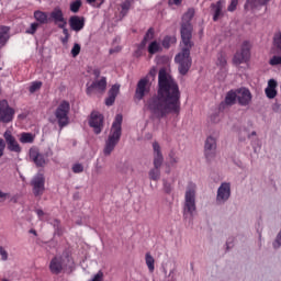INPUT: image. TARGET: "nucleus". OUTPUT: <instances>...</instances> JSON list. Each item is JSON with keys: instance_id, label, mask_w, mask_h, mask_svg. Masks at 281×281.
I'll return each mask as SVG.
<instances>
[{"instance_id": "obj_1", "label": "nucleus", "mask_w": 281, "mask_h": 281, "mask_svg": "<svg viewBox=\"0 0 281 281\" xmlns=\"http://www.w3.org/2000/svg\"><path fill=\"white\" fill-rule=\"evenodd\" d=\"M145 109L156 120H164L170 114L179 115L181 113V90L166 67L159 69L157 93L147 99Z\"/></svg>"}, {"instance_id": "obj_2", "label": "nucleus", "mask_w": 281, "mask_h": 281, "mask_svg": "<svg viewBox=\"0 0 281 281\" xmlns=\"http://www.w3.org/2000/svg\"><path fill=\"white\" fill-rule=\"evenodd\" d=\"M192 19H194V9H189L182 15V22L180 26L181 41L183 43V48L175 57V63H177L178 71L180 76H187L192 67V57L190 56V49L194 47V42H192V32L194 27L192 26Z\"/></svg>"}, {"instance_id": "obj_3", "label": "nucleus", "mask_w": 281, "mask_h": 281, "mask_svg": "<svg viewBox=\"0 0 281 281\" xmlns=\"http://www.w3.org/2000/svg\"><path fill=\"white\" fill-rule=\"evenodd\" d=\"M124 121V116L122 114H116L115 119L112 123V127L110 130V134L108 139L105 140V145L103 148V154L105 157H109L111 153L115 150V146L120 144V139H122V122Z\"/></svg>"}, {"instance_id": "obj_4", "label": "nucleus", "mask_w": 281, "mask_h": 281, "mask_svg": "<svg viewBox=\"0 0 281 281\" xmlns=\"http://www.w3.org/2000/svg\"><path fill=\"white\" fill-rule=\"evenodd\" d=\"M50 273L59 276L63 271L71 273L74 271V257L64 251L60 256H55L49 263Z\"/></svg>"}, {"instance_id": "obj_5", "label": "nucleus", "mask_w": 281, "mask_h": 281, "mask_svg": "<svg viewBox=\"0 0 281 281\" xmlns=\"http://www.w3.org/2000/svg\"><path fill=\"white\" fill-rule=\"evenodd\" d=\"M196 213V184L190 182L184 193L183 218L194 217Z\"/></svg>"}, {"instance_id": "obj_6", "label": "nucleus", "mask_w": 281, "mask_h": 281, "mask_svg": "<svg viewBox=\"0 0 281 281\" xmlns=\"http://www.w3.org/2000/svg\"><path fill=\"white\" fill-rule=\"evenodd\" d=\"M5 147L9 153H16L18 155L22 153L23 148L16 140V137L12 134V131L7 130L3 133V138H0V159L5 153Z\"/></svg>"}, {"instance_id": "obj_7", "label": "nucleus", "mask_w": 281, "mask_h": 281, "mask_svg": "<svg viewBox=\"0 0 281 281\" xmlns=\"http://www.w3.org/2000/svg\"><path fill=\"white\" fill-rule=\"evenodd\" d=\"M69 111H71V104L67 100L61 101L55 110L54 115L57 120L59 131H63L65 126H69Z\"/></svg>"}, {"instance_id": "obj_8", "label": "nucleus", "mask_w": 281, "mask_h": 281, "mask_svg": "<svg viewBox=\"0 0 281 281\" xmlns=\"http://www.w3.org/2000/svg\"><path fill=\"white\" fill-rule=\"evenodd\" d=\"M251 58V42L244 41L241 43L240 49L237 50L233 57L234 65H243L245 63H249Z\"/></svg>"}, {"instance_id": "obj_9", "label": "nucleus", "mask_w": 281, "mask_h": 281, "mask_svg": "<svg viewBox=\"0 0 281 281\" xmlns=\"http://www.w3.org/2000/svg\"><path fill=\"white\" fill-rule=\"evenodd\" d=\"M150 79L148 76L143 77L138 80L134 93V100L135 102H142L150 93Z\"/></svg>"}, {"instance_id": "obj_10", "label": "nucleus", "mask_w": 281, "mask_h": 281, "mask_svg": "<svg viewBox=\"0 0 281 281\" xmlns=\"http://www.w3.org/2000/svg\"><path fill=\"white\" fill-rule=\"evenodd\" d=\"M94 135H100L104 131V114L99 111H92L88 122Z\"/></svg>"}, {"instance_id": "obj_11", "label": "nucleus", "mask_w": 281, "mask_h": 281, "mask_svg": "<svg viewBox=\"0 0 281 281\" xmlns=\"http://www.w3.org/2000/svg\"><path fill=\"white\" fill-rule=\"evenodd\" d=\"M14 109L10 108L8 100L0 101V122L1 124H10L14 120Z\"/></svg>"}, {"instance_id": "obj_12", "label": "nucleus", "mask_w": 281, "mask_h": 281, "mask_svg": "<svg viewBox=\"0 0 281 281\" xmlns=\"http://www.w3.org/2000/svg\"><path fill=\"white\" fill-rule=\"evenodd\" d=\"M86 93L91 97L98 91L99 93H104L106 91V77H101L100 80H94L91 85H86Z\"/></svg>"}, {"instance_id": "obj_13", "label": "nucleus", "mask_w": 281, "mask_h": 281, "mask_svg": "<svg viewBox=\"0 0 281 281\" xmlns=\"http://www.w3.org/2000/svg\"><path fill=\"white\" fill-rule=\"evenodd\" d=\"M31 186L33 188L34 196H43V193L45 192V176H43V173L36 175L32 179Z\"/></svg>"}, {"instance_id": "obj_14", "label": "nucleus", "mask_w": 281, "mask_h": 281, "mask_svg": "<svg viewBox=\"0 0 281 281\" xmlns=\"http://www.w3.org/2000/svg\"><path fill=\"white\" fill-rule=\"evenodd\" d=\"M229 196H232V184L229 182H222L217 189V203H226V201H229Z\"/></svg>"}, {"instance_id": "obj_15", "label": "nucleus", "mask_w": 281, "mask_h": 281, "mask_svg": "<svg viewBox=\"0 0 281 281\" xmlns=\"http://www.w3.org/2000/svg\"><path fill=\"white\" fill-rule=\"evenodd\" d=\"M204 155L209 161L216 157V139L209 136L204 143Z\"/></svg>"}, {"instance_id": "obj_16", "label": "nucleus", "mask_w": 281, "mask_h": 281, "mask_svg": "<svg viewBox=\"0 0 281 281\" xmlns=\"http://www.w3.org/2000/svg\"><path fill=\"white\" fill-rule=\"evenodd\" d=\"M30 159L35 164L37 168H45L47 166V160L45 159V155L41 154L38 149L31 148L29 151Z\"/></svg>"}, {"instance_id": "obj_17", "label": "nucleus", "mask_w": 281, "mask_h": 281, "mask_svg": "<svg viewBox=\"0 0 281 281\" xmlns=\"http://www.w3.org/2000/svg\"><path fill=\"white\" fill-rule=\"evenodd\" d=\"M237 101L239 106H249L251 102V92L247 88H239L236 90Z\"/></svg>"}, {"instance_id": "obj_18", "label": "nucleus", "mask_w": 281, "mask_h": 281, "mask_svg": "<svg viewBox=\"0 0 281 281\" xmlns=\"http://www.w3.org/2000/svg\"><path fill=\"white\" fill-rule=\"evenodd\" d=\"M237 98H238L237 92L234 90H229L226 93L225 100L220 103V106H218L220 111H225L227 106H234V104H236V100H238Z\"/></svg>"}, {"instance_id": "obj_19", "label": "nucleus", "mask_w": 281, "mask_h": 281, "mask_svg": "<svg viewBox=\"0 0 281 281\" xmlns=\"http://www.w3.org/2000/svg\"><path fill=\"white\" fill-rule=\"evenodd\" d=\"M154 149V168H161L164 166V154H161V146L158 142L153 143Z\"/></svg>"}, {"instance_id": "obj_20", "label": "nucleus", "mask_w": 281, "mask_h": 281, "mask_svg": "<svg viewBox=\"0 0 281 281\" xmlns=\"http://www.w3.org/2000/svg\"><path fill=\"white\" fill-rule=\"evenodd\" d=\"M120 83H114L108 91V98H105V106H113L117 95H120Z\"/></svg>"}, {"instance_id": "obj_21", "label": "nucleus", "mask_w": 281, "mask_h": 281, "mask_svg": "<svg viewBox=\"0 0 281 281\" xmlns=\"http://www.w3.org/2000/svg\"><path fill=\"white\" fill-rule=\"evenodd\" d=\"M69 25H70V30H72L74 32H80L81 30L85 29V18L72 15L69 19Z\"/></svg>"}, {"instance_id": "obj_22", "label": "nucleus", "mask_w": 281, "mask_h": 281, "mask_svg": "<svg viewBox=\"0 0 281 281\" xmlns=\"http://www.w3.org/2000/svg\"><path fill=\"white\" fill-rule=\"evenodd\" d=\"M33 16L36 23H38V25H47V23H49V18L47 15V12L36 10L34 11Z\"/></svg>"}, {"instance_id": "obj_23", "label": "nucleus", "mask_w": 281, "mask_h": 281, "mask_svg": "<svg viewBox=\"0 0 281 281\" xmlns=\"http://www.w3.org/2000/svg\"><path fill=\"white\" fill-rule=\"evenodd\" d=\"M211 10H213V21L216 22L223 16V1L218 0L216 3L211 4Z\"/></svg>"}, {"instance_id": "obj_24", "label": "nucleus", "mask_w": 281, "mask_h": 281, "mask_svg": "<svg viewBox=\"0 0 281 281\" xmlns=\"http://www.w3.org/2000/svg\"><path fill=\"white\" fill-rule=\"evenodd\" d=\"M271 0H246V3L244 5V10H256L258 5H267Z\"/></svg>"}, {"instance_id": "obj_25", "label": "nucleus", "mask_w": 281, "mask_h": 281, "mask_svg": "<svg viewBox=\"0 0 281 281\" xmlns=\"http://www.w3.org/2000/svg\"><path fill=\"white\" fill-rule=\"evenodd\" d=\"M50 19L54 21V23H67L65 20V15L63 14V10L60 8H55L50 12Z\"/></svg>"}, {"instance_id": "obj_26", "label": "nucleus", "mask_w": 281, "mask_h": 281, "mask_svg": "<svg viewBox=\"0 0 281 281\" xmlns=\"http://www.w3.org/2000/svg\"><path fill=\"white\" fill-rule=\"evenodd\" d=\"M10 27L8 26H0V49L1 47H5V44L8 43L10 36Z\"/></svg>"}, {"instance_id": "obj_27", "label": "nucleus", "mask_w": 281, "mask_h": 281, "mask_svg": "<svg viewBox=\"0 0 281 281\" xmlns=\"http://www.w3.org/2000/svg\"><path fill=\"white\" fill-rule=\"evenodd\" d=\"M133 3H135V0H125L121 3L120 15L122 16V19L128 15L131 8H133Z\"/></svg>"}, {"instance_id": "obj_28", "label": "nucleus", "mask_w": 281, "mask_h": 281, "mask_svg": "<svg viewBox=\"0 0 281 281\" xmlns=\"http://www.w3.org/2000/svg\"><path fill=\"white\" fill-rule=\"evenodd\" d=\"M216 67H220V69H225V67H227V55L225 52L217 53Z\"/></svg>"}, {"instance_id": "obj_29", "label": "nucleus", "mask_w": 281, "mask_h": 281, "mask_svg": "<svg viewBox=\"0 0 281 281\" xmlns=\"http://www.w3.org/2000/svg\"><path fill=\"white\" fill-rule=\"evenodd\" d=\"M177 44V36L166 35L161 42L165 49H170L171 45Z\"/></svg>"}, {"instance_id": "obj_30", "label": "nucleus", "mask_w": 281, "mask_h": 281, "mask_svg": "<svg viewBox=\"0 0 281 281\" xmlns=\"http://www.w3.org/2000/svg\"><path fill=\"white\" fill-rule=\"evenodd\" d=\"M21 144H34V134L23 132L20 136Z\"/></svg>"}, {"instance_id": "obj_31", "label": "nucleus", "mask_w": 281, "mask_h": 281, "mask_svg": "<svg viewBox=\"0 0 281 281\" xmlns=\"http://www.w3.org/2000/svg\"><path fill=\"white\" fill-rule=\"evenodd\" d=\"M147 52H148V54H150L153 56V55L157 54L158 52H161V46L159 45V43L157 41H154L149 44Z\"/></svg>"}, {"instance_id": "obj_32", "label": "nucleus", "mask_w": 281, "mask_h": 281, "mask_svg": "<svg viewBox=\"0 0 281 281\" xmlns=\"http://www.w3.org/2000/svg\"><path fill=\"white\" fill-rule=\"evenodd\" d=\"M274 54H277V55L272 56V58H270V60H269V65H271V67L281 65V52L274 50Z\"/></svg>"}, {"instance_id": "obj_33", "label": "nucleus", "mask_w": 281, "mask_h": 281, "mask_svg": "<svg viewBox=\"0 0 281 281\" xmlns=\"http://www.w3.org/2000/svg\"><path fill=\"white\" fill-rule=\"evenodd\" d=\"M149 179H151V181H159V179H161V171L159 170V168L154 167L149 171Z\"/></svg>"}, {"instance_id": "obj_34", "label": "nucleus", "mask_w": 281, "mask_h": 281, "mask_svg": "<svg viewBox=\"0 0 281 281\" xmlns=\"http://www.w3.org/2000/svg\"><path fill=\"white\" fill-rule=\"evenodd\" d=\"M273 46H274V52H281V32L274 34Z\"/></svg>"}, {"instance_id": "obj_35", "label": "nucleus", "mask_w": 281, "mask_h": 281, "mask_svg": "<svg viewBox=\"0 0 281 281\" xmlns=\"http://www.w3.org/2000/svg\"><path fill=\"white\" fill-rule=\"evenodd\" d=\"M145 260L149 271L153 273L155 271V258L150 254H146Z\"/></svg>"}, {"instance_id": "obj_36", "label": "nucleus", "mask_w": 281, "mask_h": 281, "mask_svg": "<svg viewBox=\"0 0 281 281\" xmlns=\"http://www.w3.org/2000/svg\"><path fill=\"white\" fill-rule=\"evenodd\" d=\"M162 190L165 194H171L172 190H175V187H172V183L169 182L168 180H162Z\"/></svg>"}, {"instance_id": "obj_37", "label": "nucleus", "mask_w": 281, "mask_h": 281, "mask_svg": "<svg viewBox=\"0 0 281 281\" xmlns=\"http://www.w3.org/2000/svg\"><path fill=\"white\" fill-rule=\"evenodd\" d=\"M43 87V81H33L29 88L30 93H36Z\"/></svg>"}, {"instance_id": "obj_38", "label": "nucleus", "mask_w": 281, "mask_h": 281, "mask_svg": "<svg viewBox=\"0 0 281 281\" xmlns=\"http://www.w3.org/2000/svg\"><path fill=\"white\" fill-rule=\"evenodd\" d=\"M153 38H155V29L149 27L145 33L143 41H146L148 43V41H153Z\"/></svg>"}, {"instance_id": "obj_39", "label": "nucleus", "mask_w": 281, "mask_h": 281, "mask_svg": "<svg viewBox=\"0 0 281 281\" xmlns=\"http://www.w3.org/2000/svg\"><path fill=\"white\" fill-rule=\"evenodd\" d=\"M38 27H41V24H38V22L31 23L30 27L26 30V34H36Z\"/></svg>"}, {"instance_id": "obj_40", "label": "nucleus", "mask_w": 281, "mask_h": 281, "mask_svg": "<svg viewBox=\"0 0 281 281\" xmlns=\"http://www.w3.org/2000/svg\"><path fill=\"white\" fill-rule=\"evenodd\" d=\"M169 166L171 168H177V164H179V158L175 156V151L169 153Z\"/></svg>"}, {"instance_id": "obj_41", "label": "nucleus", "mask_w": 281, "mask_h": 281, "mask_svg": "<svg viewBox=\"0 0 281 281\" xmlns=\"http://www.w3.org/2000/svg\"><path fill=\"white\" fill-rule=\"evenodd\" d=\"M265 93H266L267 98H269V100H273V98H276V95H278V90H276L273 88H266Z\"/></svg>"}, {"instance_id": "obj_42", "label": "nucleus", "mask_w": 281, "mask_h": 281, "mask_svg": "<svg viewBox=\"0 0 281 281\" xmlns=\"http://www.w3.org/2000/svg\"><path fill=\"white\" fill-rule=\"evenodd\" d=\"M80 8H82V1L80 0H76L70 4V10L75 13L79 12Z\"/></svg>"}, {"instance_id": "obj_43", "label": "nucleus", "mask_w": 281, "mask_h": 281, "mask_svg": "<svg viewBox=\"0 0 281 281\" xmlns=\"http://www.w3.org/2000/svg\"><path fill=\"white\" fill-rule=\"evenodd\" d=\"M72 172L75 175H80V172H85V166H82V164L77 162L72 166Z\"/></svg>"}, {"instance_id": "obj_44", "label": "nucleus", "mask_w": 281, "mask_h": 281, "mask_svg": "<svg viewBox=\"0 0 281 281\" xmlns=\"http://www.w3.org/2000/svg\"><path fill=\"white\" fill-rule=\"evenodd\" d=\"M80 44L76 43L74 47L71 48V56L72 58H76L80 54Z\"/></svg>"}, {"instance_id": "obj_45", "label": "nucleus", "mask_w": 281, "mask_h": 281, "mask_svg": "<svg viewBox=\"0 0 281 281\" xmlns=\"http://www.w3.org/2000/svg\"><path fill=\"white\" fill-rule=\"evenodd\" d=\"M237 7H238V0H232L227 10L228 12H236Z\"/></svg>"}, {"instance_id": "obj_46", "label": "nucleus", "mask_w": 281, "mask_h": 281, "mask_svg": "<svg viewBox=\"0 0 281 281\" xmlns=\"http://www.w3.org/2000/svg\"><path fill=\"white\" fill-rule=\"evenodd\" d=\"M67 22L58 24L59 30H63V34L69 37V30H67Z\"/></svg>"}, {"instance_id": "obj_47", "label": "nucleus", "mask_w": 281, "mask_h": 281, "mask_svg": "<svg viewBox=\"0 0 281 281\" xmlns=\"http://www.w3.org/2000/svg\"><path fill=\"white\" fill-rule=\"evenodd\" d=\"M274 249H279L281 247V232L277 235L276 240L273 241Z\"/></svg>"}, {"instance_id": "obj_48", "label": "nucleus", "mask_w": 281, "mask_h": 281, "mask_svg": "<svg viewBox=\"0 0 281 281\" xmlns=\"http://www.w3.org/2000/svg\"><path fill=\"white\" fill-rule=\"evenodd\" d=\"M148 79L150 80V78L153 80H155V78L157 77V67H153L150 68L149 72H148Z\"/></svg>"}, {"instance_id": "obj_49", "label": "nucleus", "mask_w": 281, "mask_h": 281, "mask_svg": "<svg viewBox=\"0 0 281 281\" xmlns=\"http://www.w3.org/2000/svg\"><path fill=\"white\" fill-rule=\"evenodd\" d=\"M0 256H1V260L3 261L8 260V251L2 246H0Z\"/></svg>"}, {"instance_id": "obj_50", "label": "nucleus", "mask_w": 281, "mask_h": 281, "mask_svg": "<svg viewBox=\"0 0 281 281\" xmlns=\"http://www.w3.org/2000/svg\"><path fill=\"white\" fill-rule=\"evenodd\" d=\"M276 87H278V81H276L274 79H270L268 81V87L267 89H276Z\"/></svg>"}, {"instance_id": "obj_51", "label": "nucleus", "mask_w": 281, "mask_h": 281, "mask_svg": "<svg viewBox=\"0 0 281 281\" xmlns=\"http://www.w3.org/2000/svg\"><path fill=\"white\" fill-rule=\"evenodd\" d=\"M102 278H104V273L99 271L91 281H102Z\"/></svg>"}, {"instance_id": "obj_52", "label": "nucleus", "mask_w": 281, "mask_h": 281, "mask_svg": "<svg viewBox=\"0 0 281 281\" xmlns=\"http://www.w3.org/2000/svg\"><path fill=\"white\" fill-rule=\"evenodd\" d=\"M50 224L53 225L54 229H56V232H58V229H60V222L58 220H53V222H50Z\"/></svg>"}, {"instance_id": "obj_53", "label": "nucleus", "mask_w": 281, "mask_h": 281, "mask_svg": "<svg viewBox=\"0 0 281 281\" xmlns=\"http://www.w3.org/2000/svg\"><path fill=\"white\" fill-rule=\"evenodd\" d=\"M92 74H93L95 80H98V78H100V75L102 74V70H100V68H94L92 70Z\"/></svg>"}, {"instance_id": "obj_54", "label": "nucleus", "mask_w": 281, "mask_h": 281, "mask_svg": "<svg viewBox=\"0 0 281 281\" xmlns=\"http://www.w3.org/2000/svg\"><path fill=\"white\" fill-rule=\"evenodd\" d=\"M167 281H177V278L175 277V272L172 270L169 272Z\"/></svg>"}, {"instance_id": "obj_55", "label": "nucleus", "mask_w": 281, "mask_h": 281, "mask_svg": "<svg viewBox=\"0 0 281 281\" xmlns=\"http://www.w3.org/2000/svg\"><path fill=\"white\" fill-rule=\"evenodd\" d=\"M45 159H49V157H53L54 156V151H52V149H48L45 154H43Z\"/></svg>"}, {"instance_id": "obj_56", "label": "nucleus", "mask_w": 281, "mask_h": 281, "mask_svg": "<svg viewBox=\"0 0 281 281\" xmlns=\"http://www.w3.org/2000/svg\"><path fill=\"white\" fill-rule=\"evenodd\" d=\"M182 2L183 0H169V4H173V5H181Z\"/></svg>"}, {"instance_id": "obj_57", "label": "nucleus", "mask_w": 281, "mask_h": 281, "mask_svg": "<svg viewBox=\"0 0 281 281\" xmlns=\"http://www.w3.org/2000/svg\"><path fill=\"white\" fill-rule=\"evenodd\" d=\"M35 212H36L38 218H42V216H45V212L41 209H37Z\"/></svg>"}, {"instance_id": "obj_58", "label": "nucleus", "mask_w": 281, "mask_h": 281, "mask_svg": "<svg viewBox=\"0 0 281 281\" xmlns=\"http://www.w3.org/2000/svg\"><path fill=\"white\" fill-rule=\"evenodd\" d=\"M147 43L148 42H146L145 40H143L142 42H140V44L138 45V49H144L145 47H146V45H147Z\"/></svg>"}, {"instance_id": "obj_59", "label": "nucleus", "mask_w": 281, "mask_h": 281, "mask_svg": "<svg viewBox=\"0 0 281 281\" xmlns=\"http://www.w3.org/2000/svg\"><path fill=\"white\" fill-rule=\"evenodd\" d=\"M8 196H10V193H4L0 190V199H8Z\"/></svg>"}, {"instance_id": "obj_60", "label": "nucleus", "mask_w": 281, "mask_h": 281, "mask_svg": "<svg viewBox=\"0 0 281 281\" xmlns=\"http://www.w3.org/2000/svg\"><path fill=\"white\" fill-rule=\"evenodd\" d=\"M61 43H63V45H67V43H69V36L63 37Z\"/></svg>"}, {"instance_id": "obj_61", "label": "nucleus", "mask_w": 281, "mask_h": 281, "mask_svg": "<svg viewBox=\"0 0 281 281\" xmlns=\"http://www.w3.org/2000/svg\"><path fill=\"white\" fill-rule=\"evenodd\" d=\"M135 56L139 57L142 56V49L137 48V50H135Z\"/></svg>"}, {"instance_id": "obj_62", "label": "nucleus", "mask_w": 281, "mask_h": 281, "mask_svg": "<svg viewBox=\"0 0 281 281\" xmlns=\"http://www.w3.org/2000/svg\"><path fill=\"white\" fill-rule=\"evenodd\" d=\"M87 1V3H89V5H93V3H95V1H98V0H86Z\"/></svg>"}, {"instance_id": "obj_63", "label": "nucleus", "mask_w": 281, "mask_h": 281, "mask_svg": "<svg viewBox=\"0 0 281 281\" xmlns=\"http://www.w3.org/2000/svg\"><path fill=\"white\" fill-rule=\"evenodd\" d=\"M30 234H33L34 236H38V233H36V229H31Z\"/></svg>"}, {"instance_id": "obj_64", "label": "nucleus", "mask_w": 281, "mask_h": 281, "mask_svg": "<svg viewBox=\"0 0 281 281\" xmlns=\"http://www.w3.org/2000/svg\"><path fill=\"white\" fill-rule=\"evenodd\" d=\"M11 201H12L13 203H16V202H18L16 196H13V198L11 199Z\"/></svg>"}]
</instances>
